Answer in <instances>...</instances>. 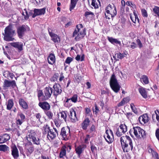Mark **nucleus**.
<instances>
[{"instance_id": "obj_47", "label": "nucleus", "mask_w": 159, "mask_h": 159, "mask_svg": "<svg viewBox=\"0 0 159 159\" xmlns=\"http://www.w3.org/2000/svg\"><path fill=\"white\" fill-rule=\"evenodd\" d=\"M125 115L127 119L130 120L131 119H132L134 117V116L131 112H127L125 114Z\"/></svg>"}, {"instance_id": "obj_14", "label": "nucleus", "mask_w": 159, "mask_h": 159, "mask_svg": "<svg viewBox=\"0 0 159 159\" xmlns=\"http://www.w3.org/2000/svg\"><path fill=\"white\" fill-rule=\"evenodd\" d=\"M39 105L45 111V114L50 118V111H48L50 109L49 104L46 102H39Z\"/></svg>"}, {"instance_id": "obj_52", "label": "nucleus", "mask_w": 159, "mask_h": 159, "mask_svg": "<svg viewBox=\"0 0 159 159\" xmlns=\"http://www.w3.org/2000/svg\"><path fill=\"white\" fill-rule=\"evenodd\" d=\"M52 147H53L54 148H57L58 147L59 142H58V141L56 140L54 141L53 140L52 141Z\"/></svg>"}, {"instance_id": "obj_23", "label": "nucleus", "mask_w": 159, "mask_h": 159, "mask_svg": "<svg viewBox=\"0 0 159 159\" xmlns=\"http://www.w3.org/2000/svg\"><path fill=\"white\" fill-rule=\"evenodd\" d=\"M51 39L54 43H59L60 42V38L57 34L50 32Z\"/></svg>"}, {"instance_id": "obj_55", "label": "nucleus", "mask_w": 159, "mask_h": 159, "mask_svg": "<svg viewBox=\"0 0 159 159\" xmlns=\"http://www.w3.org/2000/svg\"><path fill=\"white\" fill-rule=\"evenodd\" d=\"M73 58L71 57H68L66 60L65 62L66 63L70 64L71 61H72Z\"/></svg>"}, {"instance_id": "obj_9", "label": "nucleus", "mask_w": 159, "mask_h": 159, "mask_svg": "<svg viewBox=\"0 0 159 159\" xmlns=\"http://www.w3.org/2000/svg\"><path fill=\"white\" fill-rule=\"evenodd\" d=\"M30 28L27 25H23L17 28V33L18 37L20 39H22L27 31H29Z\"/></svg>"}, {"instance_id": "obj_29", "label": "nucleus", "mask_w": 159, "mask_h": 159, "mask_svg": "<svg viewBox=\"0 0 159 159\" xmlns=\"http://www.w3.org/2000/svg\"><path fill=\"white\" fill-rule=\"evenodd\" d=\"M6 104L7 105V109L8 110H11L14 105L13 100L12 99H9Z\"/></svg>"}, {"instance_id": "obj_42", "label": "nucleus", "mask_w": 159, "mask_h": 159, "mask_svg": "<svg viewBox=\"0 0 159 159\" xmlns=\"http://www.w3.org/2000/svg\"><path fill=\"white\" fill-rule=\"evenodd\" d=\"M85 114L86 116H89L91 118L93 116L91 111L89 108L86 107L85 109Z\"/></svg>"}, {"instance_id": "obj_12", "label": "nucleus", "mask_w": 159, "mask_h": 159, "mask_svg": "<svg viewBox=\"0 0 159 159\" xmlns=\"http://www.w3.org/2000/svg\"><path fill=\"white\" fill-rule=\"evenodd\" d=\"M71 149V145L65 144L62 146L61 148L59 157L60 158H63L64 156H66V152H69Z\"/></svg>"}, {"instance_id": "obj_45", "label": "nucleus", "mask_w": 159, "mask_h": 159, "mask_svg": "<svg viewBox=\"0 0 159 159\" xmlns=\"http://www.w3.org/2000/svg\"><path fill=\"white\" fill-rule=\"evenodd\" d=\"M50 60L52 61V62H50V64H53L55 62V56L53 53H50Z\"/></svg>"}, {"instance_id": "obj_25", "label": "nucleus", "mask_w": 159, "mask_h": 159, "mask_svg": "<svg viewBox=\"0 0 159 159\" xmlns=\"http://www.w3.org/2000/svg\"><path fill=\"white\" fill-rule=\"evenodd\" d=\"M134 15H132V14H129L130 17L132 21L134 23H136L137 20L138 22H139V20L138 17L137 13L136 12L135 10H134L133 11Z\"/></svg>"}, {"instance_id": "obj_30", "label": "nucleus", "mask_w": 159, "mask_h": 159, "mask_svg": "<svg viewBox=\"0 0 159 159\" xmlns=\"http://www.w3.org/2000/svg\"><path fill=\"white\" fill-rule=\"evenodd\" d=\"M125 55H126L125 53L121 54L120 52H119L115 54V56H113V57L115 60H116L117 61L120 59H122L125 57Z\"/></svg>"}, {"instance_id": "obj_31", "label": "nucleus", "mask_w": 159, "mask_h": 159, "mask_svg": "<svg viewBox=\"0 0 159 159\" xmlns=\"http://www.w3.org/2000/svg\"><path fill=\"white\" fill-rule=\"evenodd\" d=\"M3 76L5 78L10 77L12 79L15 77V75L9 71H6L3 73Z\"/></svg>"}, {"instance_id": "obj_43", "label": "nucleus", "mask_w": 159, "mask_h": 159, "mask_svg": "<svg viewBox=\"0 0 159 159\" xmlns=\"http://www.w3.org/2000/svg\"><path fill=\"white\" fill-rule=\"evenodd\" d=\"M78 96L77 94H74L71 98H69V99L71 100V101L73 102L76 103L78 100Z\"/></svg>"}, {"instance_id": "obj_50", "label": "nucleus", "mask_w": 159, "mask_h": 159, "mask_svg": "<svg viewBox=\"0 0 159 159\" xmlns=\"http://www.w3.org/2000/svg\"><path fill=\"white\" fill-rule=\"evenodd\" d=\"M50 131V127L48 126V125H46V128L44 129V134H46L48 133V135H47V138L49 140L48 136H49V132Z\"/></svg>"}, {"instance_id": "obj_18", "label": "nucleus", "mask_w": 159, "mask_h": 159, "mask_svg": "<svg viewBox=\"0 0 159 159\" xmlns=\"http://www.w3.org/2000/svg\"><path fill=\"white\" fill-rule=\"evenodd\" d=\"M68 117L70 120L73 123L75 122L78 120L76 112L73 109L70 111V113H69Z\"/></svg>"}, {"instance_id": "obj_56", "label": "nucleus", "mask_w": 159, "mask_h": 159, "mask_svg": "<svg viewBox=\"0 0 159 159\" xmlns=\"http://www.w3.org/2000/svg\"><path fill=\"white\" fill-rule=\"evenodd\" d=\"M90 133L94 132L96 131V128L94 125H92L90 129Z\"/></svg>"}, {"instance_id": "obj_28", "label": "nucleus", "mask_w": 159, "mask_h": 159, "mask_svg": "<svg viewBox=\"0 0 159 159\" xmlns=\"http://www.w3.org/2000/svg\"><path fill=\"white\" fill-rule=\"evenodd\" d=\"M11 45L16 48H17L19 52H20L23 50V43H20L19 42L11 43Z\"/></svg>"}, {"instance_id": "obj_24", "label": "nucleus", "mask_w": 159, "mask_h": 159, "mask_svg": "<svg viewBox=\"0 0 159 159\" xmlns=\"http://www.w3.org/2000/svg\"><path fill=\"white\" fill-rule=\"evenodd\" d=\"M90 122L89 119L88 117L86 118L81 124V127L82 129L84 130H86Z\"/></svg>"}, {"instance_id": "obj_41", "label": "nucleus", "mask_w": 159, "mask_h": 159, "mask_svg": "<svg viewBox=\"0 0 159 159\" xmlns=\"http://www.w3.org/2000/svg\"><path fill=\"white\" fill-rule=\"evenodd\" d=\"M9 147L6 145H0V151H3L4 152L8 151Z\"/></svg>"}, {"instance_id": "obj_49", "label": "nucleus", "mask_w": 159, "mask_h": 159, "mask_svg": "<svg viewBox=\"0 0 159 159\" xmlns=\"http://www.w3.org/2000/svg\"><path fill=\"white\" fill-rule=\"evenodd\" d=\"M90 148L92 152L93 153H95V151L97 150V148L95 146L93 143H90Z\"/></svg>"}, {"instance_id": "obj_4", "label": "nucleus", "mask_w": 159, "mask_h": 159, "mask_svg": "<svg viewBox=\"0 0 159 159\" xmlns=\"http://www.w3.org/2000/svg\"><path fill=\"white\" fill-rule=\"evenodd\" d=\"M15 33V30L12 29V26L9 25L6 27L4 30V34H3V39L6 41H13L14 38L13 37Z\"/></svg>"}, {"instance_id": "obj_15", "label": "nucleus", "mask_w": 159, "mask_h": 159, "mask_svg": "<svg viewBox=\"0 0 159 159\" xmlns=\"http://www.w3.org/2000/svg\"><path fill=\"white\" fill-rule=\"evenodd\" d=\"M50 91L51 93H53L55 96H57L61 93V87L59 84H55L54 85L52 88H50Z\"/></svg>"}, {"instance_id": "obj_40", "label": "nucleus", "mask_w": 159, "mask_h": 159, "mask_svg": "<svg viewBox=\"0 0 159 159\" xmlns=\"http://www.w3.org/2000/svg\"><path fill=\"white\" fill-rule=\"evenodd\" d=\"M152 11L159 18V7L154 6L152 8Z\"/></svg>"}, {"instance_id": "obj_13", "label": "nucleus", "mask_w": 159, "mask_h": 159, "mask_svg": "<svg viewBox=\"0 0 159 159\" xmlns=\"http://www.w3.org/2000/svg\"><path fill=\"white\" fill-rule=\"evenodd\" d=\"M127 131V127L125 124H121L118 128L116 134L118 137H120Z\"/></svg>"}, {"instance_id": "obj_54", "label": "nucleus", "mask_w": 159, "mask_h": 159, "mask_svg": "<svg viewBox=\"0 0 159 159\" xmlns=\"http://www.w3.org/2000/svg\"><path fill=\"white\" fill-rule=\"evenodd\" d=\"M69 100H70V99H69V98H67L65 102L64 105L65 107H69L71 106V105L70 103H69Z\"/></svg>"}, {"instance_id": "obj_62", "label": "nucleus", "mask_w": 159, "mask_h": 159, "mask_svg": "<svg viewBox=\"0 0 159 159\" xmlns=\"http://www.w3.org/2000/svg\"><path fill=\"white\" fill-rule=\"evenodd\" d=\"M93 12L90 11H86L84 15L86 17H88L90 15H93Z\"/></svg>"}, {"instance_id": "obj_19", "label": "nucleus", "mask_w": 159, "mask_h": 159, "mask_svg": "<svg viewBox=\"0 0 159 159\" xmlns=\"http://www.w3.org/2000/svg\"><path fill=\"white\" fill-rule=\"evenodd\" d=\"M86 147V146L85 144L79 145L76 147L75 146V150L76 153L78 156L79 157H80L81 154L82 153L84 149Z\"/></svg>"}, {"instance_id": "obj_20", "label": "nucleus", "mask_w": 159, "mask_h": 159, "mask_svg": "<svg viewBox=\"0 0 159 159\" xmlns=\"http://www.w3.org/2000/svg\"><path fill=\"white\" fill-rule=\"evenodd\" d=\"M149 120V118L147 114H144L141 116L138 119L139 122L142 125H144L148 122Z\"/></svg>"}, {"instance_id": "obj_7", "label": "nucleus", "mask_w": 159, "mask_h": 159, "mask_svg": "<svg viewBox=\"0 0 159 159\" xmlns=\"http://www.w3.org/2000/svg\"><path fill=\"white\" fill-rule=\"evenodd\" d=\"M60 135L63 140L67 141L71 138L70 128L69 127H63L61 130Z\"/></svg>"}, {"instance_id": "obj_17", "label": "nucleus", "mask_w": 159, "mask_h": 159, "mask_svg": "<svg viewBox=\"0 0 159 159\" xmlns=\"http://www.w3.org/2000/svg\"><path fill=\"white\" fill-rule=\"evenodd\" d=\"M26 118L25 116L22 113L17 114V117L16 119V123L17 125H21L25 121Z\"/></svg>"}, {"instance_id": "obj_64", "label": "nucleus", "mask_w": 159, "mask_h": 159, "mask_svg": "<svg viewBox=\"0 0 159 159\" xmlns=\"http://www.w3.org/2000/svg\"><path fill=\"white\" fill-rule=\"evenodd\" d=\"M75 79L78 82H79L81 80V78L80 76H79L78 75H76L75 77Z\"/></svg>"}, {"instance_id": "obj_2", "label": "nucleus", "mask_w": 159, "mask_h": 159, "mask_svg": "<svg viewBox=\"0 0 159 159\" xmlns=\"http://www.w3.org/2000/svg\"><path fill=\"white\" fill-rule=\"evenodd\" d=\"M86 35V29L83 28L82 24H79L76 26V28L74 31L73 37H75V39L76 41L80 40Z\"/></svg>"}, {"instance_id": "obj_21", "label": "nucleus", "mask_w": 159, "mask_h": 159, "mask_svg": "<svg viewBox=\"0 0 159 159\" xmlns=\"http://www.w3.org/2000/svg\"><path fill=\"white\" fill-rule=\"evenodd\" d=\"M123 152H127L130 151H132L133 148V143L126 144L121 145Z\"/></svg>"}, {"instance_id": "obj_1", "label": "nucleus", "mask_w": 159, "mask_h": 159, "mask_svg": "<svg viewBox=\"0 0 159 159\" xmlns=\"http://www.w3.org/2000/svg\"><path fill=\"white\" fill-rule=\"evenodd\" d=\"M29 134L26 136L27 140L29 141V143L27 144L26 146V154L27 156L30 155L34 151V148L32 143V140L34 144L39 145L40 144V139L38 138L37 139L36 137V134L33 130H30L28 131Z\"/></svg>"}, {"instance_id": "obj_37", "label": "nucleus", "mask_w": 159, "mask_h": 159, "mask_svg": "<svg viewBox=\"0 0 159 159\" xmlns=\"http://www.w3.org/2000/svg\"><path fill=\"white\" fill-rule=\"evenodd\" d=\"M141 82L145 84H148L149 83L148 77L145 75H143L140 78Z\"/></svg>"}, {"instance_id": "obj_44", "label": "nucleus", "mask_w": 159, "mask_h": 159, "mask_svg": "<svg viewBox=\"0 0 159 159\" xmlns=\"http://www.w3.org/2000/svg\"><path fill=\"white\" fill-rule=\"evenodd\" d=\"M127 101V98H124L122 99L121 101L117 104L118 107H120V106L124 105L125 103V102Z\"/></svg>"}, {"instance_id": "obj_34", "label": "nucleus", "mask_w": 159, "mask_h": 159, "mask_svg": "<svg viewBox=\"0 0 159 159\" xmlns=\"http://www.w3.org/2000/svg\"><path fill=\"white\" fill-rule=\"evenodd\" d=\"M46 7H44L40 9H35V13H37L38 15H43L45 14L46 11Z\"/></svg>"}, {"instance_id": "obj_57", "label": "nucleus", "mask_w": 159, "mask_h": 159, "mask_svg": "<svg viewBox=\"0 0 159 159\" xmlns=\"http://www.w3.org/2000/svg\"><path fill=\"white\" fill-rule=\"evenodd\" d=\"M136 42L139 48H141L143 47L142 43L139 39H138L136 40Z\"/></svg>"}, {"instance_id": "obj_33", "label": "nucleus", "mask_w": 159, "mask_h": 159, "mask_svg": "<svg viewBox=\"0 0 159 159\" xmlns=\"http://www.w3.org/2000/svg\"><path fill=\"white\" fill-rule=\"evenodd\" d=\"M57 133L58 131L56 128H53V129H50V138L53 139L56 137Z\"/></svg>"}, {"instance_id": "obj_5", "label": "nucleus", "mask_w": 159, "mask_h": 159, "mask_svg": "<svg viewBox=\"0 0 159 159\" xmlns=\"http://www.w3.org/2000/svg\"><path fill=\"white\" fill-rule=\"evenodd\" d=\"M132 132H133L135 137L138 139H144L146 137L147 133L145 131L139 126L134 127L132 129L130 130L129 133L132 137Z\"/></svg>"}, {"instance_id": "obj_3", "label": "nucleus", "mask_w": 159, "mask_h": 159, "mask_svg": "<svg viewBox=\"0 0 159 159\" xmlns=\"http://www.w3.org/2000/svg\"><path fill=\"white\" fill-rule=\"evenodd\" d=\"M116 8L113 4H109L105 8V15L107 19H110L117 15Z\"/></svg>"}, {"instance_id": "obj_38", "label": "nucleus", "mask_w": 159, "mask_h": 159, "mask_svg": "<svg viewBox=\"0 0 159 159\" xmlns=\"http://www.w3.org/2000/svg\"><path fill=\"white\" fill-rule=\"evenodd\" d=\"M91 5L95 9L98 8L99 7V5L100 4L99 0H91Z\"/></svg>"}, {"instance_id": "obj_59", "label": "nucleus", "mask_w": 159, "mask_h": 159, "mask_svg": "<svg viewBox=\"0 0 159 159\" xmlns=\"http://www.w3.org/2000/svg\"><path fill=\"white\" fill-rule=\"evenodd\" d=\"M155 135L158 140L159 141V129H157L156 130Z\"/></svg>"}, {"instance_id": "obj_51", "label": "nucleus", "mask_w": 159, "mask_h": 159, "mask_svg": "<svg viewBox=\"0 0 159 159\" xmlns=\"http://www.w3.org/2000/svg\"><path fill=\"white\" fill-rule=\"evenodd\" d=\"M130 107L133 111L134 112L135 114H137L138 113L137 110L135 107V106L133 103H131L130 105Z\"/></svg>"}, {"instance_id": "obj_16", "label": "nucleus", "mask_w": 159, "mask_h": 159, "mask_svg": "<svg viewBox=\"0 0 159 159\" xmlns=\"http://www.w3.org/2000/svg\"><path fill=\"white\" fill-rule=\"evenodd\" d=\"M121 145L133 143L131 138L128 135L122 136L120 138Z\"/></svg>"}, {"instance_id": "obj_11", "label": "nucleus", "mask_w": 159, "mask_h": 159, "mask_svg": "<svg viewBox=\"0 0 159 159\" xmlns=\"http://www.w3.org/2000/svg\"><path fill=\"white\" fill-rule=\"evenodd\" d=\"M17 86L16 82L14 80L10 81L5 79L3 83L2 88L4 90H6L11 87L13 89Z\"/></svg>"}, {"instance_id": "obj_39", "label": "nucleus", "mask_w": 159, "mask_h": 159, "mask_svg": "<svg viewBox=\"0 0 159 159\" xmlns=\"http://www.w3.org/2000/svg\"><path fill=\"white\" fill-rule=\"evenodd\" d=\"M61 114V118L66 122V118L67 117V115L68 113L67 111H62L59 112Z\"/></svg>"}, {"instance_id": "obj_48", "label": "nucleus", "mask_w": 159, "mask_h": 159, "mask_svg": "<svg viewBox=\"0 0 159 159\" xmlns=\"http://www.w3.org/2000/svg\"><path fill=\"white\" fill-rule=\"evenodd\" d=\"M142 15L143 17L147 18L148 17V14L147 11L144 9L141 10Z\"/></svg>"}, {"instance_id": "obj_26", "label": "nucleus", "mask_w": 159, "mask_h": 159, "mask_svg": "<svg viewBox=\"0 0 159 159\" xmlns=\"http://www.w3.org/2000/svg\"><path fill=\"white\" fill-rule=\"evenodd\" d=\"M19 103L20 106L24 109H27L28 108V106L26 102L22 98L19 99Z\"/></svg>"}, {"instance_id": "obj_46", "label": "nucleus", "mask_w": 159, "mask_h": 159, "mask_svg": "<svg viewBox=\"0 0 159 159\" xmlns=\"http://www.w3.org/2000/svg\"><path fill=\"white\" fill-rule=\"evenodd\" d=\"M127 47L131 49H133L137 47V45L134 42H132L131 43L130 45H127Z\"/></svg>"}, {"instance_id": "obj_58", "label": "nucleus", "mask_w": 159, "mask_h": 159, "mask_svg": "<svg viewBox=\"0 0 159 159\" xmlns=\"http://www.w3.org/2000/svg\"><path fill=\"white\" fill-rule=\"evenodd\" d=\"M35 116L36 119H37L40 122V118L41 117V116L40 113H38L36 114L35 115H34Z\"/></svg>"}, {"instance_id": "obj_10", "label": "nucleus", "mask_w": 159, "mask_h": 159, "mask_svg": "<svg viewBox=\"0 0 159 159\" xmlns=\"http://www.w3.org/2000/svg\"><path fill=\"white\" fill-rule=\"evenodd\" d=\"M104 137L106 141L109 144L112 143L114 141L113 133L111 129H106Z\"/></svg>"}, {"instance_id": "obj_60", "label": "nucleus", "mask_w": 159, "mask_h": 159, "mask_svg": "<svg viewBox=\"0 0 159 159\" xmlns=\"http://www.w3.org/2000/svg\"><path fill=\"white\" fill-rule=\"evenodd\" d=\"M153 156L156 159H159L158 155V154L156 152L154 151L153 152L152 154Z\"/></svg>"}, {"instance_id": "obj_6", "label": "nucleus", "mask_w": 159, "mask_h": 159, "mask_svg": "<svg viewBox=\"0 0 159 159\" xmlns=\"http://www.w3.org/2000/svg\"><path fill=\"white\" fill-rule=\"evenodd\" d=\"M110 85L111 89L115 93H117L120 90V86L114 73L113 74L111 77Z\"/></svg>"}, {"instance_id": "obj_53", "label": "nucleus", "mask_w": 159, "mask_h": 159, "mask_svg": "<svg viewBox=\"0 0 159 159\" xmlns=\"http://www.w3.org/2000/svg\"><path fill=\"white\" fill-rule=\"evenodd\" d=\"M59 75L58 73H55L53 76L52 78V80L54 81H57Z\"/></svg>"}, {"instance_id": "obj_32", "label": "nucleus", "mask_w": 159, "mask_h": 159, "mask_svg": "<svg viewBox=\"0 0 159 159\" xmlns=\"http://www.w3.org/2000/svg\"><path fill=\"white\" fill-rule=\"evenodd\" d=\"M79 0H70V3L69 5V10L71 11L75 7Z\"/></svg>"}, {"instance_id": "obj_27", "label": "nucleus", "mask_w": 159, "mask_h": 159, "mask_svg": "<svg viewBox=\"0 0 159 159\" xmlns=\"http://www.w3.org/2000/svg\"><path fill=\"white\" fill-rule=\"evenodd\" d=\"M10 139V136L7 134H4L0 136V143H4Z\"/></svg>"}, {"instance_id": "obj_35", "label": "nucleus", "mask_w": 159, "mask_h": 159, "mask_svg": "<svg viewBox=\"0 0 159 159\" xmlns=\"http://www.w3.org/2000/svg\"><path fill=\"white\" fill-rule=\"evenodd\" d=\"M107 39L108 41L112 44H120L121 42L120 41L118 40L117 39H114L112 37H108Z\"/></svg>"}, {"instance_id": "obj_22", "label": "nucleus", "mask_w": 159, "mask_h": 159, "mask_svg": "<svg viewBox=\"0 0 159 159\" xmlns=\"http://www.w3.org/2000/svg\"><path fill=\"white\" fill-rule=\"evenodd\" d=\"M11 155L15 159H17L19 157L18 149L16 145L11 147Z\"/></svg>"}, {"instance_id": "obj_36", "label": "nucleus", "mask_w": 159, "mask_h": 159, "mask_svg": "<svg viewBox=\"0 0 159 159\" xmlns=\"http://www.w3.org/2000/svg\"><path fill=\"white\" fill-rule=\"evenodd\" d=\"M139 91L142 97L144 98H146L147 97V92L143 88H141L139 89Z\"/></svg>"}, {"instance_id": "obj_8", "label": "nucleus", "mask_w": 159, "mask_h": 159, "mask_svg": "<svg viewBox=\"0 0 159 159\" xmlns=\"http://www.w3.org/2000/svg\"><path fill=\"white\" fill-rule=\"evenodd\" d=\"M50 86L48 87H46L44 90V93L45 96L42 97V95H43V92L42 90L37 89L38 97L39 101H43L46 100L48 99L50 97V92H49V88Z\"/></svg>"}, {"instance_id": "obj_63", "label": "nucleus", "mask_w": 159, "mask_h": 159, "mask_svg": "<svg viewBox=\"0 0 159 159\" xmlns=\"http://www.w3.org/2000/svg\"><path fill=\"white\" fill-rule=\"evenodd\" d=\"M64 78V76L63 75V73L61 72L60 75V77L59 79V80L60 82H61Z\"/></svg>"}, {"instance_id": "obj_61", "label": "nucleus", "mask_w": 159, "mask_h": 159, "mask_svg": "<svg viewBox=\"0 0 159 159\" xmlns=\"http://www.w3.org/2000/svg\"><path fill=\"white\" fill-rule=\"evenodd\" d=\"M24 10L25 11V15H24V18L25 20H27L29 18V15L26 9H25Z\"/></svg>"}]
</instances>
